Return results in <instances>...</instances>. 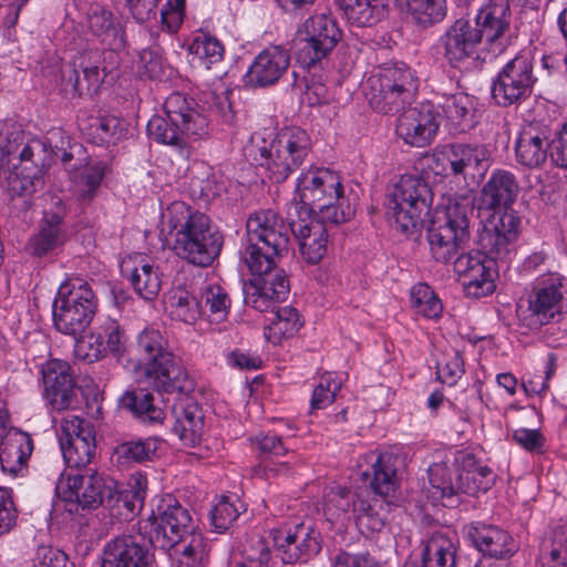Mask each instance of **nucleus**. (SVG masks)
<instances>
[{"label":"nucleus","instance_id":"nucleus-1","mask_svg":"<svg viewBox=\"0 0 567 567\" xmlns=\"http://www.w3.org/2000/svg\"><path fill=\"white\" fill-rule=\"evenodd\" d=\"M362 87L367 101L377 112L394 114L402 111L396 120L395 132L405 144L425 147L432 143L442 115L431 102L405 110L419 87L417 78L408 65L394 63L380 66L364 81Z\"/></svg>","mask_w":567,"mask_h":567},{"label":"nucleus","instance_id":"nucleus-2","mask_svg":"<svg viewBox=\"0 0 567 567\" xmlns=\"http://www.w3.org/2000/svg\"><path fill=\"white\" fill-rule=\"evenodd\" d=\"M507 29V1L489 0L473 18L467 13L449 25L439 38L435 51L450 66L461 68L477 56L483 44L493 47Z\"/></svg>","mask_w":567,"mask_h":567},{"label":"nucleus","instance_id":"nucleus-3","mask_svg":"<svg viewBox=\"0 0 567 567\" xmlns=\"http://www.w3.org/2000/svg\"><path fill=\"white\" fill-rule=\"evenodd\" d=\"M172 249L185 262L209 267L220 255L224 238L210 218L184 202L172 203L163 213Z\"/></svg>","mask_w":567,"mask_h":567},{"label":"nucleus","instance_id":"nucleus-4","mask_svg":"<svg viewBox=\"0 0 567 567\" xmlns=\"http://www.w3.org/2000/svg\"><path fill=\"white\" fill-rule=\"evenodd\" d=\"M164 116L154 115L147 123V134L154 142L174 148L182 157L192 154L190 140L208 134V120L197 103L179 92L166 97Z\"/></svg>","mask_w":567,"mask_h":567},{"label":"nucleus","instance_id":"nucleus-5","mask_svg":"<svg viewBox=\"0 0 567 567\" xmlns=\"http://www.w3.org/2000/svg\"><path fill=\"white\" fill-rule=\"evenodd\" d=\"M250 144L259 153V157L254 155L257 167L264 168L270 181L280 183L301 165L311 141L307 132L297 126L284 127L275 136L272 128L267 127L262 133L255 132Z\"/></svg>","mask_w":567,"mask_h":567},{"label":"nucleus","instance_id":"nucleus-6","mask_svg":"<svg viewBox=\"0 0 567 567\" xmlns=\"http://www.w3.org/2000/svg\"><path fill=\"white\" fill-rule=\"evenodd\" d=\"M136 351L145 365L148 383L157 391L188 393L194 389L193 380L158 329L148 327L141 331L136 338Z\"/></svg>","mask_w":567,"mask_h":567},{"label":"nucleus","instance_id":"nucleus-7","mask_svg":"<svg viewBox=\"0 0 567 567\" xmlns=\"http://www.w3.org/2000/svg\"><path fill=\"white\" fill-rule=\"evenodd\" d=\"M97 309V299L91 286L82 278L63 281L52 305L54 328L66 336H81L91 324Z\"/></svg>","mask_w":567,"mask_h":567},{"label":"nucleus","instance_id":"nucleus-8","mask_svg":"<svg viewBox=\"0 0 567 567\" xmlns=\"http://www.w3.org/2000/svg\"><path fill=\"white\" fill-rule=\"evenodd\" d=\"M474 208L468 198L450 200L427 229L432 257L443 264L453 259L470 238V223Z\"/></svg>","mask_w":567,"mask_h":567},{"label":"nucleus","instance_id":"nucleus-9","mask_svg":"<svg viewBox=\"0 0 567 567\" xmlns=\"http://www.w3.org/2000/svg\"><path fill=\"white\" fill-rule=\"evenodd\" d=\"M431 199V190L423 179L402 176L389 196L388 216L391 225L406 235L416 233L429 215Z\"/></svg>","mask_w":567,"mask_h":567},{"label":"nucleus","instance_id":"nucleus-10","mask_svg":"<svg viewBox=\"0 0 567 567\" xmlns=\"http://www.w3.org/2000/svg\"><path fill=\"white\" fill-rule=\"evenodd\" d=\"M140 532L155 548L171 550L193 532L192 516L187 508L167 494L157 501L148 518L140 524Z\"/></svg>","mask_w":567,"mask_h":567},{"label":"nucleus","instance_id":"nucleus-11","mask_svg":"<svg viewBox=\"0 0 567 567\" xmlns=\"http://www.w3.org/2000/svg\"><path fill=\"white\" fill-rule=\"evenodd\" d=\"M437 174L462 176L465 181L482 178L488 171L492 158L485 144L451 143L433 155Z\"/></svg>","mask_w":567,"mask_h":567},{"label":"nucleus","instance_id":"nucleus-12","mask_svg":"<svg viewBox=\"0 0 567 567\" xmlns=\"http://www.w3.org/2000/svg\"><path fill=\"white\" fill-rule=\"evenodd\" d=\"M340 38L341 31L330 16H311L298 30L295 44L297 61L302 66H313L333 50Z\"/></svg>","mask_w":567,"mask_h":567},{"label":"nucleus","instance_id":"nucleus-13","mask_svg":"<svg viewBox=\"0 0 567 567\" xmlns=\"http://www.w3.org/2000/svg\"><path fill=\"white\" fill-rule=\"evenodd\" d=\"M290 292L285 270L277 268L275 258L250 259V303L260 311L274 310Z\"/></svg>","mask_w":567,"mask_h":567},{"label":"nucleus","instance_id":"nucleus-14","mask_svg":"<svg viewBox=\"0 0 567 567\" xmlns=\"http://www.w3.org/2000/svg\"><path fill=\"white\" fill-rule=\"evenodd\" d=\"M563 301L561 284L558 277L549 276L538 280L526 303L517 306L519 326L537 330L560 315Z\"/></svg>","mask_w":567,"mask_h":567},{"label":"nucleus","instance_id":"nucleus-15","mask_svg":"<svg viewBox=\"0 0 567 567\" xmlns=\"http://www.w3.org/2000/svg\"><path fill=\"white\" fill-rule=\"evenodd\" d=\"M105 75L106 69L100 64L99 51H87L62 63L54 81L65 95L74 97L96 93Z\"/></svg>","mask_w":567,"mask_h":567},{"label":"nucleus","instance_id":"nucleus-16","mask_svg":"<svg viewBox=\"0 0 567 567\" xmlns=\"http://www.w3.org/2000/svg\"><path fill=\"white\" fill-rule=\"evenodd\" d=\"M536 82L529 53H520L509 60L492 85V96L501 106H508L527 99Z\"/></svg>","mask_w":567,"mask_h":567},{"label":"nucleus","instance_id":"nucleus-17","mask_svg":"<svg viewBox=\"0 0 567 567\" xmlns=\"http://www.w3.org/2000/svg\"><path fill=\"white\" fill-rule=\"evenodd\" d=\"M323 511L330 522L349 519L353 515L359 526L372 532L380 530L383 526L382 519L374 514L365 498L358 492L342 486L332 487L327 492Z\"/></svg>","mask_w":567,"mask_h":567},{"label":"nucleus","instance_id":"nucleus-18","mask_svg":"<svg viewBox=\"0 0 567 567\" xmlns=\"http://www.w3.org/2000/svg\"><path fill=\"white\" fill-rule=\"evenodd\" d=\"M56 489L63 495L65 502L76 503L83 509L112 504L113 481L106 483L91 468L82 473L69 474L65 482L59 481Z\"/></svg>","mask_w":567,"mask_h":567},{"label":"nucleus","instance_id":"nucleus-19","mask_svg":"<svg viewBox=\"0 0 567 567\" xmlns=\"http://www.w3.org/2000/svg\"><path fill=\"white\" fill-rule=\"evenodd\" d=\"M496 212L484 223L480 235L483 251L492 259L505 261L512 252L522 228L520 217L513 210L504 208Z\"/></svg>","mask_w":567,"mask_h":567},{"label":"nucleus","instance_id":"nucleus-20","mask_svg":"<svg viewBox=\"0 0 567 567\" xmlns=\"http://www.w3.org/2000/svg\"><path fill=\"white\" fill-rule=\"evenodd\" d=\"M287 220L299 244L302 258L308 264H318L327 252L328 228L317 221L303 206L289 204Z\"/></svg>","mask_w":567,"mask_h":567},{"label":"nucleus","instance_id":"nucleus-21","mask_svg":"<svg viewBox=\"0 0 567 567\" xmlns=\"http://www.w3.org/2000/svg\"><path fill=\"white\" fill-rule=\"evenodd\" d=\"M342 189L340 177L333 171L310 167L298 178L296 197L291 204L303 206L305 210L311 215L319 203L331 202Z\"/></svg>","mask_w":567,"mask_h":567},{"label":"nucleus","instance_id":"nucleus-22","mask_svg":"<svg viewBox=\"0 0 567 567\" xmlns=\"http://www.w3.org/2000/svg\"><path fill=\"white\" fill-rule=\"evenodd\" d=\"M284 221L272 209L250 215V259L256 257L276 258L286 243Z\"/></svg>","mask_w":567,"mask_h":567},{"label":"nucleus","instance_id":"nucleus-23","mask_svg":"<svg viewBox=\"0 0 567 567\" xmlns=\"http://www.w3.org/2000/svg\"><path fill=\"white\" fill-rule=\"evenodd\" d=\"M44 398L58 411L69 409L75 398V383L68 362L51 360L42 369Z\"/></svg>","mask_w":567,"mask_h":567},{"label":"nucleus","instance_id":"nucleus-24","mask_svg":"<svg viewBox=\"0 0 567 567\" xmlns=\"http://www.w3.org/2000/svg\"><path fill=\"white\" fill-rule=\"evenodd\" d=\"M171 430L188 447L197 446L204 433V412L192 398H181L172 406Z\"/></svg>","mask_w":567,"mask_h":567},{"label":"nucleus","instance_id":"nucleus-25","mask_svg":"<svg viewBox=\"0 0 567 567\" xmlns=\"http://www.w3.org/2000/svg\"><path fill=\"white\" fill-rule=\"evenodd\" d=\"M148 549L136 536L120 535L104 545L101 567H148Z\"/></svg>","mask_w":567,"mask_h":567},{"label":"nucleus","instance_id":"nucleus-26","mask_svg":"<svg viewBox=\"0 0 567 567\" xmlns=\"http://www.w3.org/2000/svg\"><path fill=\"white\" fill-rule=\"evenodd\" d=\"M465 533L478 551L492 558H507L517 550L511 535L497 526L472 523Z\"/></svg>","mask_w":567,"mask_h":567},{"label":"nucleus","instance_id":"nucleus-27","mask_svg":"<svg viewBox=\"0 0 567 567\" xmlns=\"http://www.w3.org/2000/svg\"><path fill=\"white\" fill-rule=\"evenodd\" d=\"M68 231L61 212H45L39 229L28 241L27 249L34 257L54 255L63 247Z\"/></svg>","mask_w":567,"mask_h":567},{"label":"nucleus","instance_id":"nucleus-28","mask_svg":"<svg viewBox=\"0 0 567 567\" xmlns=\"http://www.w3.org/2000/svg\"><path fill=\"white\" fill-rule=\"evenodd\" d=\"M520 187L515 175L505 169L494 171L481 192V204L487 209L509 208Z\"/></svg>","mask_w":567,"mask_h":567},{"label":"nucleus","instance_id":"nucleus-29","mask_svg":"<svg viewBox=\"0 0 567 567\" xmlns=\"http://www.w3.org/2000/svg\"><path fill=\"white\" fill-rule=\"evenodd\" d=\"M362 460L371 465V488L375 494L386 498L394 494L398 487V464L400 457L392 452L372 451L363 455Z\"/></svg>","mask_w":567,"mask_h":567},{"label":"nucleus","instance_id":"nucleus-30","mask_svg":"<svg viewBox=\"0 0 567 567\" xmlns=\"http://www.w3.org/2000/svg\"><path fill=\"white\" fill-rule=\"evenodd\" d=\"M290 56L286 50L271 45L262 50L250 64V82L267 86L277 82L288 69Z\"/></svg>","mask_w":567,"mask_h":567},{"label":"nucleus","instance_id":"nucleus-31","mask_svg":"<svg viewBox=\"0 0 567 567\" xmlns=\"http://www.w3.org/2000/svg\"><path fill=\"white\" fill-rule=\"evenodd\" d=\"M31 437L14 427L4 429L0 435V464L3 471L16 472L32 453Z\"/></svg>","mask_w":567,"mask_h":567},{"label":"nucleus","instance_id":"nucleus-32","mask_svg":"<svg viewBox=\"0 0 567 567\" xmlns=\"http://www.w3.org/2000/svg\"><path fill=\"white\" fill-rule=\"evenodd\" d=\"M89 27L101 43L109 47V53L125 48V33L122 24L116 21L111 11L101 7L92 8L89 13Z\"/></svg>","mask_w":567,"mask_h":567},{"label":"nucleus","instance_id":"nucleus-33","mask_svg":"<svg viewBox=\"0 0 567 567\" xmlns=\"http://www.w3.org/2000/svg\"><path fill=\"white\" fill-rule=\"evenodd\" d=\"M550 152V142L545 132L529 127L524 130L515 144V155L519 164L534 168L545 163Z\"/></svg>","mask_w":567,"mask_h":567},{"label":"nucleus","instance_id":"nucleus-34","mask_svg":"<svg viewBox=\"0 0 567 567\" xmlns=\"http://www.w3.org/2000/svg\"><path fill=\"white\" fill-rule=\"evenodd\" d=\"M395 3L414 24L423 29L442 22L447 14L446 0H395Z\"/></svg>","mask_w":567,"mask_h":567},{"label":"nucleus","instance_id":"nucleus-35","mask_svg":"<svg viewBox=\"0 0 567 567\" xmlns=\"http://www.w3.org/2000/svg\"><path fill=\"white\" fill-rule=\"evenodd\" d=\"M269 318H266L268 323L265 324L264 336L267 341L279 344L284 339L293 337L302 323L298 311L289 306L277 307L274 310H268Z\"/></svg>","mask_w":567,"mask_h":567},{"label":"nucleus","instance_id":"nucleus-36","mask_svg":"<svg viewBox=\"0 0 567 567\" xmlns=\"http://www.w3.org/2000/svg\"><path fill=\"white\" fill-rule=\"evenodd\" d=\"M457 546L455 540L442 533L433 534L422 551V564L410 567H455Z\"/></svg>","mask_w":567,"mask_h":567},{"label":"nucleus","instance_id":"nucleus-37","mask_svg":"<svg viewBox=\"0 0 567 567\" xmlns=\"http://www.w3.org/2000/svg\"><path fill=\"white\" fill-rule=\"evenodd\" d=\"M91 332L92 338H95L104 348L106 355L120 357L125 351L126 333L115 319L105 318L101 320Z\"/></svg>","mask_w":567,"mask_h":567},{"label":"nucleus","instance_id":"nucleus-38","mask_svg":"<svg viewBox=\"0 0 567 567\" xmlns=\"http://www.w3.org/2000/svg\"><path fill=\"white\" fill-rule=\"evenodd\" d=\"M165 303L171 317L185 323H195L203 313L197 298L184 289L173 290Z\"/></svg>","mask_w":567,"mask_h":567},{"label":"nucleus","instance_id":"nucleus-39","mask_svg":"<svg viewBox=\"0 0 567 567\" xmlns=\"http://www.w3.org/2000/svg\"><path fill=\"white\" fill-rule=\"evenodd\" d=\"M107 165L97 162L86 165L74 181V195L82 204H89L96 196L100 185L105 176Z\"/></svg>","mask_w":567,"mask_h":567},{"label":"nucleus","instance_id":"nucleus-40","mask_svg":"<svg viewBox=\"0 0 567 567\" xmlns=\"http://www.w3.org/2000/svg\"><path fill=\"white\" fill-rule=\"evenodd\" d=\"M317 221L327 226H337L350 220L355 214V207L350 199L344 196L343 190L339 192L338 197L331 202L326 200L316 206Z\"/></svg>","mask_w":567,"mask_h":567},{"label":"nucleus","instance_id":"nucleus-41","mask_svg":"<svg viewBox=\"0 0 567 567\" xmlns=\"http://www.w3.org/2000/svg\"><path fill=\"white\" fill-rule=\"evenodd\" d=\"M84 439H75L73 442L61 443L60 449L68 467L81 470L91 463L95 454V436L84 431Z\"/></svg>","mask_w":567,"mask_h":567},{"label":"nucleus","instance_id":"nucleus-42","mask_svg":"<svg viewBox=\"0 0 567 567\" xmlns=\"http://www.w3.org/2000/svg\"><path fill=\"white\" fill-rule=\"evenodd\" d=\"M130 281L137 295L145 300H153L162 286L158 269L145 260L131 270Z\"/></svg>","mask_w":567,"mask_h":567},{"label":"nucleus","instance_id":"nucleus-43","mask_svg":"<svg viewBox=\"0 0 567 567\" xmlns=\"http://www.w3.org/2000/svg\"><path fill=\"white\" fill-rule=\"evenodd\" d=\"M451 463V457L446 456L444 461L431 465L427 471L430 484L441 497H451L460 493L456 486L460 485L461 475L454 473Z\"/></svg>","mask_w":567,"mask_h":567},{"label":"nucleus","instance_id":"nucleus-44","mask_svg":"<svg viewBox=\"0 0 567 567\" xmlns=\"http://www.w3.org/2000/svg\"><path fill=\"white\" fill-rule=\"evenodd\" d=\"M446 117L451 123L465 131L473 125L474 100L464 92L452 94L445 99L442 105Z\"/></svg>","mask_w":567,"mask_h":567},{"label":"nucleus","instance_id":"nucleus-45","mask_svg":"<svg viewBox=\"0 0 567 567\" xmlns=\"http://www.w3.org/2000/svg\"><path fill=\"white\" fill-rule=\"evenodd\" d=\"M122 402L143 422L162 423L165 419L164 411L153 404V395L144 390L126 393Z\"/></svg>","mask_w":567,"mask_h":567},{"label":"nucleus","instance_id":"nucleus-46","mask_svg":"<svg viewBox=\"0 0 567 567\" xmlns=\"http://www.w3.org/2000/svg\"><path fill=\"white\" fill-rule=\"evenodd\" d=\"M161 440L147 437L137 441H127L115 449L118 460L123 462L142 463L152 460L161 446Z\"/></svg>","mask_w":567,"mask_h":567},{"label":"nucleus","instance_id":"nucleus-47","mask_svg":"<svg viewBox=\"0 0 567 567\" xmlns=\"http://www.w3.org/2000/svg\"><path fill=\"white\" fill-rule=\"evenodd\" d=\"M498 259L487 258L482 265L474 269V274L464 280L467 296L480 298L492 293L495 289L494 270L492 265Z\"/></svg>","mask_w":567,"mask_h":567},{"label":"nucleus","instance_id":"nucleus-48","mask_svg":"<svg viewBox=\"0 0 567 567\" xmlns=\"http://www.w3.org/2000/svg\"><path fill=\"white\" fill-rule=\"evenodd\" d=\"M187 50L190 54L197 55L207 69L224 56V45L217 38L208 33L196 34Z\"/></svg>","mask_w":567,"mask_h":567},{"label":"nucleus","instance_id":"nucleus-49","mask_svg":"<svg viewBox=\"0 0 567 567\" xmlns=\"http://www.w3.org/2000/svg\"><path fill=\"white\" fill-rule=\"evenodd\" d=\"M411 305L415 312L429 319L441 316L443 306L426 284H417L411 289Z\"/></svg>","mask_w":567,"mask_h":567},{"label":"nucleus","instance_id":"nucleus-50","mask_svg":"<svg viewBox=\"0 0 567 567\" xmlns=\"http://www.w3.org/2000/svg\"><path fill=\"white\" fill-rule=\"evenodd\" d=\"M342 385V380L338 374L333 372H326L321 375L319 383L315 386L311 402H310V413H313L316 410L326 409L329 406L340 391Z\"/></svg>","mask_w":567,"mask_h":567},{"label":"nucleus","instance_id":"nucleus-51","mask_svg":"<svg viewBox=\"0 0 567 567\" xmlns=\"http://www.w3.org/2000/svg\"><path fill=\"white\" fill-rule=\"evenodd\" d=\"M385 14L386 7L382 0H361L346 18L357 27H372L380 22Z\"/></svg>","mask_w":567,"mask_h":567},{"label":"nucleus","instance_id":"nucleus-52","mask_svg":"<svg viewBox=\"0 0 567 567\" xmlns=\"http://www.w3.org/2000/svg\"><path fill=\"white\" fill-rule=\"evenodd\" d=\"M187 538L188 542L186 544L182 542L172 548L175 554L181 555V567H194L196 564L200 563L207 554V543L200 533L193 530L186 536V539Z\"/></svg>","mask_w":567,"mask_h":567},{"label":"nucleus","instance_id":"nucleus-53","mask_svg":"<svg viewBox=\"0 0 567 567\" xmlns=\"http://www.w3.org/2000/svg\"><path fill=\"white\" fill-rule=\"evenodd\" d=\"M542 559V567H567V539L563 528L554 532L551 548L548 549L546 542L543 544Z\"/></svg>","mask_w":567,"mask_h":567},{"label":"nucleus","instance_id":"nucleus-54","mask_svg":"<svg viewBox=\"0 0 567 567\" xmlns=\"http://www.w3.org/2000/svg\"><path fill=\"white\" fill-rule=\"evenodd\" d=\"M141 78L162 81L166 76V65L158 49L147 48L141 51L138 59Z\"/></svg>","mask_w":567,"mask_h":567},{"label":"nucleus","instance_id":"nucleus-55","mask_svg":"<svg viewBox=\"0 0 567 567\" xmlns=\"http://www.w3.org/2000/svg\"><path fill=\"white\" fill-rule=\"evenodd\" d=\"M240 508H244L243 504L237 507L229 496H221L209 513L212 526L218 532L226 530L238 517Z\"/></svg>","mask_w":567,"mask_h":567},{"label":"nucleus","instance_id":"nucleus-56","mask_svg":"<svg viewBox=\"0 0 567 567\" xmlns=\"http://www.w3.org/2000/svg\"><path fill=\"white\" fill-rule=\"evenodd\" d=\"M84 431L95 436L94 426L90 421L76 415H66L62 419L59 433V443L73 442L75 439H84Z\"/></svg>","mask_w":567,"mask_h":567},{"label":"nucleus","instance_id":"nucleus-57","mask_svg":"<svg viewBox=\"0 0 567 567\" xmlns=\"http://www.w3.org/2000/svg\"><path fill=\"white\" fill-rule=\"evenodd\" d=\"M451 461V465L456 467V475H463L464 480H475V475L488 473V466L478 464L475 456L464 450L453 453Z\"/></svg>","mask_w":567,"mask_h":567},{"label":"nucleus","instance_id":"nucleus-58","mask_svg":"<svg viewBox=\"0 0 567 567\" xmlns=\"http://www.w3.org/2000/svg\"><path fill=\"white\" fill-rule=\"evenodd\" d=\"M73 354L78 360L87 363L96 362L106 357L101 343L95 338H92V332L86 337L75 338Z\"/></svg>","mask_w":567,"mask_h":567},{"label":"nucleus","instance_id":"nucleus-59","mask_svg":"<svg viewBox=\"0 0 567 567\" xmlns=\"http://www.w3.org/2000/svg\"><path fill=\"white\" fill-rule=\"evenodd\" d=\"M185 0H167L161 11L162 25L169 33L181 28L185 17Z\"/></svg>","mask_w":567,"mask_h":567},{"label":"nucleus","instance_id":"nucleus-60","mask_svg":"<svg viewBox=\"0 0 567 567\" xmlns=\"http://www.w3.org/2000/svg\"><path fill=\"white\" fill-rule=\"evenodd\" d=\"M202 299L213 313H225L229 306L227 293L218 285L205 286L202 291Z\"/></svg>","mask_w":567,"mask_h":567},{"label":"nucleus","instance_id":"nucleus-61","mask_svg":"<svg viewBox=\"0 0 567 567\" xmlns=\"http://www.w3.org/2000/svg\"><path fill=\"white\" fill-rule=\"evenodd\" d=\"M17 509L11 493L0 487V536L7 534L16 525Z\"/></svg>","mask_w":567,"mask_h":567},{"label":"nucleus","instance_id":"nucleus-62","mask_svg":"<svg viewBox=\"0 0 567 567\" xmlns=\"http://www.w3.org/2000/svg\"><path fill=\"white\" fill-rule=\"evenodd\" d=\"M43 185L40 176L16 174L9 178V190L14 196H30Z\"/></svg>","mask_w":567,"mask_h":567},{"label":"nucleus","instance_id":"nucleus-63","mask_svg":"<svg viewBox=\"0 0 567 567\" xmlns=\"http://www.w3.org/2000/svg\"><path fill=\"white\" fill-rule=\"evenodd\" d=\"M463 373L464 363L458 352H454L444 364H441L437 368L439 379L447 385H454Z\"/></svg>","mask_w":567,"mask_h":567},{"label":"nucleus","instance_id":"nucleus-64","mask_svg":"<svg viewBox=\"0 0 567 567\" xmlns=\"http://www.w3.org/2000/svg\"><path fill=\"white\" fill-rule=\"evenodd\" d=\"M68 558L64 553L52 547H39L34 567H66Z\"/></svg>","mask_w":567,"mask_h":567}]
</instances>
